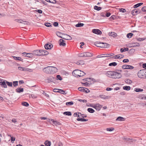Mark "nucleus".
<instances>
[{"label":"nucleus","instance_id":"9","mask_svg":"<svg viewBox=\"0 0 146 146\" xmlns=\"http://www.w3.org/2000/svg\"><path fill=\"white\" fill-rule=\"evenodd\" d=\"M140 13V10L137 9H134L131 12V13L133 15H136Z\"/></svg>","mask_w":146,"mask_h":146},{"label":"nucleus","instance_id":"35","mask_svg":"<svg viewBox=\"0 0 146 146\" xmlns=\"http://www.w3.org/2000/svg\"><path fill=\"white\" fill-rule=\"evenodd\" d=\"M139 98L142 100H145L146 99V96L143 94L139 96Z\"/></svg>","mask_w":146,"mask_h":146},{"label":"nucleus","instance_id":"39","mask_svg":"<svg viewBox=\"0 0 146 146\" xmlns=\"http://www.w3.org/2000/svg\"><path fill=\"white\" fill-rule=\"evenodd\" d=\"M63 114L66 115L68 116L71 115L72 114L71 113L70 111H65L64 112Z\"/></svg>","mask_w":146,"mask_h":146},{"label":"nucleus","instance_id":"50","mask_svg":"<svg viewBox=\"0 0 146 146\" xmlns=\"http://www.w3.org/2000/svg\"><path fill=\"white\" fill-rule=\"evenodd\" d=\"M78 101L80 102H82L83 103H86L87 102V100H81V99H78Z\"/></svg>","mask_w":146,"mask_h":146},{"label":"nucleus","instance_id":"32","mask_svg":"<svg viewBox=\"0 0 146 146\" xmlns=\"http://www.w3.org/2000/svg\"><path fill=\"white\" fill-rule=\"evenodd\" d=\"M123 89L126 90H129L130 89V87L129 86H124L123 87Z\"/></svg>","mask_w":146,"mask_h":146},{"label":"nucleus","instance_id":"34","mask_svg":"<svg viewBox=\"0 0 146 146\" xmlns=\"http://www.w3.org/2000/svg\"><path fill=\"white\" fill-rule=\"evenodd\" d=\"M103 44H103V46H105L104 47H103V48H108L110 47V45L106 43H104L103 42Z\"/></svg>","mask_w":146,"mask_h":146},{"label":"nucleus","instance_id":"29","mask_svg":"<svg viewBox=\"0 0 146 146\" xmlns=\"http://www.w3.org/2000/svg\"><path fill=\"white\" fill-rule=\"evenodd\" d=\"M44 144L46 146H50L51 145V142L48 141H46L44 142Z\"/></svg>","mask_w":146,"mask_h":146},{"label":"nucleus","instance_id":"2","mask_svg":"<svg viewBox=\"0 0 146 146\" xmlns=\"http://www.w3.org/2000/svg\"><path fill=\"white\" fill-rule=\"evenodd\" d=\"M72 74L73 76L78 77L83 76L84 75L86 74L84 72L80 70L76 69L73 71Z\"/></svg>","mask_w":146,"mask_h":146},{"label":"nucleus","instance_id":"55","mask_svg":"<svg viewBox=\"0 0 146 146\" xmlns=\"http://www.w3.org/2000/svg\"><path fill=\"white\" fill-rule=\"evenodd\" d=\"M15 137H11V142L12 143H13L14 141L15 140Z\"/></svg>","mask_w":146,"mask_h":146},{"label":"nucleus","instance_id":"23","mask_svg":"<svg viewBox=\"0 0 146 146\" xmlns=\"http://www.w3.org/2000/svg\"><path fill=\"white\" fill-rule=\"evenodd\" d=\"M132 47L139 46L140 44L137 42H134L132 43Z\"/></svg>","mask_w":146,"mask_h":146},{"label":"nucleus","instance_id":"51","mask_svg":"<svg viewBox=\"0 0 146 146\" xmlns=\"http://www.w3.org/2000/svg\"><path fill=\"white\" fill-rule=\"evenodd\" d=\"M13 86L15 87L18 85V82L17 81H14L13 82Z\"/></svg>","mask_w":146,"mask_h":146},{"label":"nucleus","instance_id":"1","mask_svg":"<svg viewBox=\"0 0 146 146\" xmlns=\"http://www.w3.org/2000/svg\"><path fill=\"white\" fill-rule=\"evenodd\" d=\"M57 69L55 67L48 66L43 68L42 71L46 74H52L57 72Z\"/></svg>","mask_w":146,"mask_h":146},{"label":"nucleus","instance_id":"62","mask_svg":"<svg viewBox=\"0 0 146 146\" xmlns=\"http://www.w3.org/2000/svg\"><path fill=\"white\" fill-rule=\"evenodd\" d=\"M84 86H89L90 85V84L87 82H86L85 83H84Z\"/></svg>","mask_w":146,"mask_h":146},{"label":"nucleus","instance_id":"17","mask_svg":"<svg viewBox=\"0 0 146 146\" xmlns=\"http://www.w3.org/2000/svg\"><path fill=\"white\" fill-rule=\"evenodd\" d=\"M102 107V106L101 105H100L98 104H96L95 109L96 110L99 111L101 109Z\"/></svg>","mask_w":146,"mask_h":146},{"label":"nucleus","instance_id":"24","mask_svg":"<svg viewBox=\"0 0 146 146\" xmlns=\"http://www.w3.org/2000/svg\"><path fill=\"white\" fill-rule=\"evenodd\" d=\"M18 22L20 23L23 24L25 25H27L28 22L26 21H23L21 20H18Z\"/></svg>","mask_w":146,"mask_h":146},{"label":"nucleus","instance_id":"25","mask_svg":"<svg viewBox=\"0 0 146 146\" xmlns=\"http://www.w3.org/2000/svg\"><path fill=\"white\" fill-rule=\"evenodd\" d=\"M77 120L78 121H88V119H83L81 118H78L77 119Z\"/></svg>","mask_w":146,"mask_h":146},{"label":"nucleus","instance_id":"7","mask_svg":"<svg viewBox=\"0 0 146 146\" xmlns=\"http://www.w3.org/2000/svg\"><path fill=\"white\" fill-rule=\"evenodd\" d=\"M1 81L0 82V85L2 87L4 88H7V86L6 84V81L2 79H1Z\"/></svg>","mask_w":146,"mask_h":146},{"label":"nucleus","instance_id":"45","mask_svg":"<svg viewBox=\"0 0 146 146\" xmlns=\"http://www.w3.org/2000/svg\"><path fill=\"white\" fill-rule=\"evenodd\" d=\"M135 91L137 92H142L143 91V90L142 89L136 88L135 89Z\"/></svg>","mask_w":146,"mask_h":146},{"label":"nucleus","instance_id":"26","mask_svg":"<svg viewBox=\"0 0 146 146\" xmlns=\"http://www.w3.org/2000/svg\"><path fill=\"white\" fill-rule=\"evenodd\" d=\"M56 35L59 37L62 38L63 36H62V35H63L62 33L59 32H56Z\"/></svg>","mask_w":146,"mask_h":146},{"label":"nucleus","instance_id":"43","mask_svg":"<svg viewBox=\"0 0 146 146\" xmlns=\"http://www.w3.org/2000/svg\"><path fill=\"white\" fill-rule=\"evenodd\" d=\"M125 82L126 83L129 84H131L132 82V81L131 80L129 79L126 80H125Z\"/></svg>","mask_w":146,"mask_h":146},{"label":"nucleus","instance_id":"6","mask_svg":"<svg viewBox=\"0 0 146 146\" xmlns=\"http://www.w3.org/2000/svg\"><path fill=\"white\" fill-rule=\"evenodd\" d=\"M78 90L79 91L85 92L86 93H88L90 92L88 89L84 87H80L78 88Z\"/></svg>","mask_w":146,"mask_h":146},{"label":"nucleus","instance_id":"60","mask_svg":"<svg viewBox=\"0 0 146 146\" xmlns=\"http://www.w3.org/2000/svg\"><path fill=\"white\" fill-rule=\"evenodd\" d=\"M59 89L55 88L53 90V91L54 92H58Z\"/></svg>","mask_w":146,"mask_h":146},{"label":"nucleus","instance_id":"59","mask_svg":"<svg viewBox=\"0 0 146 146\" xmlns=\"http://www.w3.org/2000/svg\"><path fill=\"white\" fill-rule=\"evenodd\" d=\"M141 10L143 12H146V6H144L141 8Z\"/></svg>","mask_w":146,"mask_h":146},{"label":"nucleus","instance_id":"36","mask_svg":"<svg viewBox=\"0 0 146 146\" xmlns=\"http://www.w3.org/2000/svg\"><path fill=\"white\" fill-rule=\"evenodd\" d=\"M94 9L95 10H96L97 11H99L102 9V8L97 6H95L94 7Z\"/></svg>","mask_w":146,"mask_h":146},{"label":"nucleus","instance_id":"37","mask_svg":"<svg viewBox=\"0 0 146 146\" xmlns=\"http://www.w3.org/2000/svg\"><path fill=\"white\" fill-rule=\"evenodd\" d=\"M59 93L63 94H66L65 91L60 89H59Z\"/></svg>","mask_w":146,"mask_h":146},{"label":"nucleus","instance_id":"5","mask_svg":"<svg viewBox=\"0 0 146 146\" xmlns=\"http://www.w3.org/2000/svg\"><path fill=\"white\" fill-rule=\"evenodd\" d=\"M44 51H43V50H36L33 51V54L35 56L43 55L44 53Z\"/></svg>","mask_w":146,"mask_h":146},{"label":"nucleus","instance_id":"12","mask_svg":"<svg viewBox=\"0 0 146 146\" xmlns=\"http://www.w3.org/2000/svg\"><path fill=\"white\" fill-rule=\"evenodd\" d=\"M92 32L93 33L97 35H101L102 33V32L100 30L98 29H93Z\"/></svg>","mask_w":146,"mask_h":146},{"label":"nucleus","instance_id":"57","mask_svg":"<svg viewBox=\"0 0 146 146\" xmlns=\"http://www.w3.org/2000/svg\"><path fill=\"white\" fill-rule=\"evenodd\" d=\"M119 11L123 13H125L126 12V10L125 9L121 8L119 9Z\"/></svg>","mask_w":146,"mask_h":146},{"label":"nucleus","instance_id":"47","mask_svg":"<svg viewBox=\"0 0 146 146\" xmlns=\"http://www.w3.org/2000/svg\"><path fill=\"white\" fill-rule=\"evenodd\" d=\"M22 105L23 106L26 107H27L29 106V104L27 102H22Z\"/></svg>","mask_w":146,"mask_h":146},{"label":"nucleus","instance_id":"33","mask_svg":"<svg viewBox=\"0 0 146 146\" xmlns=\"http://www.w3.org/2000/svg\"><path fill=\"white\" fill-rule=\"evenodd\" d=\"M125 119L122 117H119L116 119V120L118 121H124Z\"/></svg>","mask_w":146,"mask_h":146},{"label":"nucleus","instance_id":"27","mask_svg":"<svg viewBox=\"0 0 146 146\" xmlns=\"http://www.w3.org/2000/svg\"><path fill=\"white\" fill-rule=\"evenodd\" d=\"M109 34L110 36H112L113 37H115L117 35V34L114 32H110Z\"/></svg>","mask_w":146,"mask_h":146},{"label":"nucleus","instance_id":"40","mask_svg":"<svg viewBox=\"0 0 146 146\" xmlns=\"http://www.w3.org/2000/svg\"><path fill=\"white\" fill-rule=\"evenodd\" d=\"M14 59L16 60H19L21 61H22L23 59H22L21 57H15L14 56L13 57Z\"/></svg>","mask_w":146,"mask_h":146},{"label":"nucleus","instance_id":"61","mask_svg":"<svg viewBox=\"0 0 146 146\" xmlns=\"http://www.w3.org/2000/svg\"><path fill=\"white\" fill-rule=\"evenodd\" d=\"M114 129L113 128H107L106 129V130L107 131H112Z\"/></svg>","mask_w":146,"mask_h":146},{"label":"nucleus","instance_id":"54","mask_svg":"<svg viewBox=\"0 0 146 146\" xmlns=\"http://www.w3.org/2000/svg\"><path fill=\"white\" fill-rule=\"evenodd\" d=\"M56 78L57 80H62V78L60 75H57L56 76Z\"/></svg>","mask_w":146,"mask_h":146},{"label":"nucleus","instance_id":"63","mask_svg":"<svg viewBox=\"0 0 146 146\" xmlns=\"http://www.w3.org/2000/svg\"><path fill=\"white\" fill-rule=\"evenodd\" d=\"M123 62H129V60L128 59H124L123 60Z\"/></svg>","mask_w":146,"mask_h":146},{"label":"nucleus","instance_id":"13","mask_svg":"<svg viewBox=\"0 0 146 146\" xmlns=\"http://www.w3.org/2000/svg\"><path fill=\"white\" fill-rule=\"evenodd\" d=\"M44 47L46 49H50L51 48H52L53 47V45L51 44H45V45L44 46Z\"/></svg>","mask_w":146,"mask_h":146},{"label":"nucleus","instance_id":"56","mask_svg":"<svg viewBox=\"0 0 146 146\" xmlns=\"http://www.w3.org/2000/svg\"><path fill=\"white\" fill-rule=\"evenodd\" d=\"M145 38H137V40L139 41H142L144 40H145Z\"/></svg>","mask_w":146,"mask_h":146},{"label":"nucleus","instance_id":"3","mask_svg":"<svg viewBox=\"0 0 146 146\" xmlns=\"http://www.w3.org/2000/svg\"><path fill=\"white\" fill-rule=\"evenodd\" d=\"M145 70H140L138 73L137 75L138 77L140 78H145Z\"/></svg>","mask_w":146,"mask_h":146},{"label":"nucleus","instance_id":"49","mask_svg":"<svg viewBox=\"0 0 146 146\" xmlns=\"http://www.w3.org/2000/svg\"><path fill=\"white\" fill-rule=\"evenodd\" d=\"M117 58L118 59L121 58H123L124 56V55L121 54L117 55Z\"/></svg>","mask_w":146,"mask_h":146},{"label":"nucleus","instance_id":"10","mask_svg":"<svg viewBox=\"0 0 146 146\" xmlns=\"http://www.w3.org/2000/svg\"><path fill=\"white\" fill-rule=\"evenodd\" d=\"M55 79L53 77L50 76L45 80V81L49 83L52 82Z\"/></svg>","mask_w":146,"mask_h":146},{"label":"nucleus","instance_id":"64","mask_svg":"<svg viewBox=\"0 0 146 146\" xmlns=\"http://www.w3.org/2000/svg\"><path fill=\"white\" fill-rule=\"evenodd\" d=\"M52 122L55 125H56L58 123V122L57 121H56L54 120H53Z\"/></svg>","mask_w":146,"mask_h":146},{"label":"nucleus","instance_id":"15","mask_svg":"<svg viewBox=\"0 0 146 146\" xmlns=\"http://www.w3.org/2000/svg\"><path fill=\"white\" fill-rule=\"evenodd\" d=\"M65 41L63 39H60L59 41L60 46H65L66 45V44L65 43Z\"/></svg>","mask_w":146,"mask_h":146},{"label":"nucleus","instance_id":"53","mask_svg":"<svg viewBox=\"0 0 146 146\" xmlns=\"http://www.w3.org/2000/svg\"><path fill=\"white\" fill-rule=\"evenodd\" d=\"M44 25L47 27H50L51 26V23H45Z\"/></svg>","mask_w":146,"mask_h":146},{"label":"nucleus","instance_id":"8","mask_svg":"<svg viewBox=\"0 0 146 146\" xmlns=\"http://www.w3.org/2000/svg\"><path fill=\"white\" fill-rule=\"evenodd\" d=\"M122 68L124 69H132L134 67L130 65H124L122 66Z\"/></svg>","mask_w":146,"mask_h":146},{"label":"nucleus","instance_id":"20","mask_svg":"<svg viewBox=\"0 0 146 146\" xmlns=\"http://www.w3.org/2000/svg\"><path fill=\"white\" fill-rule=\"evenodd\" d=\"M123 139L125 140V141L126 142H132V139H130L129 138L124 137Z\"/></svg>","mask_w":146,"mask_h":146},{"label":"nucleus","instance_id":"42","mask_svg":"<svg viewBox=\"0 0 146 146\" xmlns=\"http://www.w3.org/2000/svg\"><path fill=\"white\" fill-rule=\"evenodd\" d=\"M84 25V24L83 23H78V24L76 25V27H80L83 26Z\"/></svg>","mask_w":146,"mask_h":146},{"label":"nucleus","instance_id":"58","mask_svg":"<svg viewBox=\"0 0 146 146\" xmlns=\"http://www.w3.org/2000/svg\"><path fill=\"white\" fill-rule=\"evenodd\" d=\"M49 2L52 3H56V1L55 0H49Z\"/></svg>","mask_w":146,"mask_h":146},{"label":"nucleus","instance_id":"46","mask_svg":"<svg viewBox=\"0 0 146 146\" xmlns=\"http://www.w3.org/2000/svg\"><path fill=\"white\" fill-rule=\"evenodd\" d=\"M133 35V34L132 33H129L127 35V36L128 38H130Z\"/></svg>","mask_w":146,"mask_h":146},{"label":"nucleus","instance_id":"52","mask_svg":"<svg viewBox=\"0 0 146 146\" xmlns=\"http://www.w3.org/2000/svg\"><path fill=\"white\" fill-rule=\"evenodd\" d=\"M30 97L33 98H37V96L36 95L34 94H31L30 95Z\"/></svg>","mask_w":146,"mask_h":146},{"label":"nucleus","instance_id":"16","mask_svg":"<svg viewBox=\"0 0 146 146\" xmlns=\"http://www.w3.org/2000/svg\"><path fill=\"white\" fill-rule=\"evenodd\" d=\"M85 57H90L93 56L92 53L88 52H85Z\"/></svg>","mask_w":146,"mask_h":146},{"label":"nucleus","instance_id":"44","mask_svg":"<svg viewBox=\"0 0 146 146\" xmlns=\"http://www.w3.org/2000/svg\"><path fill=\"white\" fill-rule=\"evenodd\" d=\"M73 102L72 101H71L69 102H66V105L67 106H69V105H72L73 104Z\"/></svg>","mask_w":146,"mask_h":146},{"label":"nucleus","instance_id":"41","mask_svg":"<svg viewBox=\"0 0 146 146\" xmlns=\"http://www.w3.org/2000/svg\"><path fill=\"white\" fill-rule=\"evenodd\" d=\"M117 64V63L115 62H113L112 63H111L109 64V66H116Z\"/></svg>","mask_w":146,"mask_h":146},{"label":"nucleus","instance_id":"19","mask_svg":"<svg viewBox=\"0 0 146 146\" xmlns=\"http://www.w3.org/2000/svg\"><path fill=\"white\" fill-rule=\"evenodd\" d=\"M114 76L115 77H114L113 78H120L121 76V75L120 74V73H118L117 72H116V74H115V75H114Z\"/></svg>","mask_w":146,"mask_h":146},{"label":"nucleus","instance_id":"31","mask_svg":"<svg viewBox=\"0 0 146 146\" xmlns=\"http://www.w3.org/2000/svg\"><path fill=\"white\" fill-rule=\"evenodd\" d=\"M87 110L88 112L90 113H93L95 111L93 109L90 108H88Z\"/></svg>","mask_w":146,"mask_h":146},{"label":"nucleus","instance_id":"14","mask_svg":"<svg viewBox=\"0 0 146 146\" xmlns=\"http://www.w3.org/2000/svg\"><path fill=\"white\" fill-rule=\"evenodd\" d=\"M103 42H95L94 44L97 47L103 48V47H105V46H103Z\"/></svg>","mask_w":146,"mask_h":146},{"label":"nucleus","instance_id":"18","mask_svg":"<svg viewBox=\"0 0 146 146\" xmlns=\"http://www.w3.org/2000/svg\"><path fill=\"white\" fill-rule=\"evenodd\" d=\"M111 54H102V55H103L104 56H98L97 57L98 58H100V57H109L110 56H112V55H111ZM113 54L112 55H113V54Z\"/></svg>","mask_w":146,"mask_h":146},{"label":"nucleus","instance_id":"28","mask_svg":"<svg viewBox=\"0 0 146 146\" xmlns=\"http://www.w3.org/2000/svg\"><path fill=\"white\" fill-rule=\"evenodd\" d=\"M143 4V3H137L133 7L134 8H137V7H139L140 6H141V5H142Z\"/></svg>","mask_w":146,"mask_h":146},{"label":"nucleus","instance_id":"21","mask_svg":"<svg viewBox=\"0 0 146 146\" xmlns=\"http://www.w3.org/2000/svg\"><path fill=\"white\" fill-rule=\"evenodd\" d=\"M35 55L33 54V52L32 53H27L26 54V57L29 58H32Z\"/></svg>","mask_w":146,"mask_h":146},{"label":"nucleus","instance_id":"4","mask_svg":"<svg viewBox=\"0 0 146 146\" xmlns=\"http://www.w3.org/2000/svg\"><path fill=\"white\" fill-rule=\"evenodd\" d=\"M116 74V72L113 71H108L105 74L107 76L113 78L115 77L114 75Z\"/></svg>","mask_w":146,"mask_h":146},{"label":"nucleus","instance_id":"48","mask_svg":"<svg viewBox=\"0 0 146 146\" xmlns=\"http://www.w3.org/2000/svg\"><path fill=\"white\" fill-rule=\"evenodd\" d=\"M78 56L80 57H85V52L79 54Z\"/></svg>","mask_w":146,"mask_h":146},{"label":"nucleus","instance_id":"38","mask_svg":"<svg viewBox=\"0 0 146 146\" xmlns=\"http://www.w3.org/2000/svg\"><path fill=\"white\" fill-rule=\"evenodd\" d=\"M6 84H7L8 86L10 87H12V83L11 82H9L6 80Z\"/></svg>","mask_w":146,"mask_h":146},{"label":"nucleus","instance_id":"22","mask_svg":"<svg viewBox=\"0 0 146 146\" xmlns=\"http://www.w3.org/2000/svg\"><path fill=\"white\" fill-rule=\"evenodd\" d=\"M23 88H17L16 89V92L18 93H20L21 92H23Z\"/></svg>","mask_w":146,"mask_h":146},{"label":"nucleus","instance_id":"30","mask_svg":"<svg viewBox=\"0 0 146 146\" xmlns=\"http://www.w3.org/2000/svg\"><path fill=\"white\" fill-rule=\"evenodd\" d=\"M76 64L78 65H82L84 64V62L83 61L80 60L77 62Z\"/></svg>","mask_w":146,"mask_h":146},{"label":"nucleus","instance_id":"11","mask_svg":"<svg viewBox=\"0 0 146 146\" xmlns=\"http://www.w3.org/2000/svg\"><path fill=\"white\" fill-rule=\"evenodd\" d=\"M62 38L66 40H71L72 39V37L69 35L66 34H64Z\"/></svg>","mask_w":146,"mask_h":146}]
</instances>
